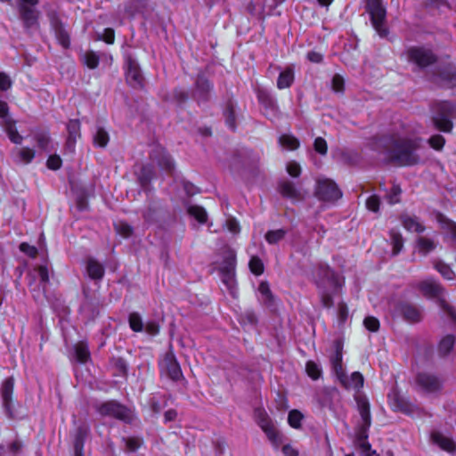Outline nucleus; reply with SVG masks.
<instances>
[{
    "mask_svg": "<svg viewBox=\"0 0 456 456\" xmlns=\"http://www.w3.org/2000/svg\"><path fill=\"white\" fill-rule=\"evenodd\" d=\"M35 156V150L28 147L17 148L12 151L13 161L17 164H29Z\"/></svg>",
    "mask_w": 456,
    "mask_h": 456,
    "instance_id": "b1692460",
    "label": "nucleus"
},
{
    "mask_svg": "<svg viewBox=\"0 0 456 456\" xmlns=\"http://www.w3.org/2000/svg\"><path fill=\"white\" fill-rule=\"evenodd\" d=\"M151 159L165 171L172 172L175 167L172 158L161 147H156L153 150Z\"/></svg>",
    "mask_w": 456,
    "mask_h": 456,
    "instance_id": "a211bd4d",
    "label": "nucleus"
},
{
    "mask_svg": "<svg viewBox=\"0 0 456 456\" xmlns=\"http://www.w3.org/2000/svg\"><path fill=\"white\" fill-rule=\"evenodd\" d=\"M390 240L393 245V255H397L403 247V237L399 232L392 230L390 232Z\"/></svg>",
    "mask_w": 456,
    "mask_h": 456,
    "instance_id": "72a5a7b5",
    "label": "nucleus"
},
{
    "mask_svg": "<svg viewBox=\"0 0 456 456\" xmlns=\"http://www.w3.org/2000/svg\"><path fill=\"white\" fill-rule=\"evenodd\" d=\"M437 219L438 222L442 224L443 227L447 229L451 232V234L456 239V223L451 222L442 215H439Z\"/></svg>",
    "mask_w": 456,
    "mask_h": 456,
    "instance_id": "de8ad7c7",
    "label": "nucleus"
},
{
    "mask_svg": "<svg viewBox=\"0 0 456 456\" xmlns=\"http://www.w3.org/2000/svg\"><path fill=\"white\" fill-rule=\"evenodd\" d=\"M440 307L456 323V310L444 300H440Z\"/></svg>",
    "mask_w": 456,
    "mask_h": 456,
    "instance_id": "4d7b16f0",
    "label": "nucleus"
},
{
    "mask_svg": "<svg viewBox=\"0 0 456 456\" xmlns=\"http://www.w3.org/2000/svg\"><path fill=\"white\" fill-rule=\"evenodd\" d=\"M225 226L232 233H238L240 232L239 223L234 218H228L225 222Z\"/></svg>",
    "mask_w": 456,
    "mask_h": 456,
    "instance_id": "338daca9",
    "label": "nucleus"
},
{
    "mask_svg": "<svg viewBox=\"0 0 456 456\" xmlns=\"http://www.w3.org/2000/svg\"><path fill=\"white\" fill-rule=\"evenodd\" d=\"M336 375L341 384L347 389L358 391L363 387V376L358 371H354L350 376H346L344 371L339 372L336 366Z\"/></svg>",
    "mask_w": 456,
    "mask_h": 456,
    "instance_id": "2eb2a0df",
    "label": "nucleus"
},
{
    "mask_svg": "<svg viewBox=\"0 0 456 456\" xmlns=\"http://www.w3.org/2000/svg\"><path fill=\"white\" fill-rule=\"evenodd\" d=\"M54 30H55V36H56L58 42L64 48H68L70 44L69 33L61 25L56 26Z\"/></svg>",
    "mask_w": 456,
    "mask_h": 456,
    "instance_id": "4c0bfd02",
    "label": "nucleus"
},
{
    "mask_svg": "<svg viewBox=\"0 0 456 456\" xmlns=\"http://www.w3.org/2000/svg\"><path fill=\"white\" fill-rule=\"evenodd\" d=\"M37 271L40 278L41 283L45 286L46 283L49 282V273L47 267L45 265H40L37 269Z\"/></svg>",
    "mask_w": 456,
    "mask_h": 456,
    "instance_id": "69168bd1",
    "label": "nucleus"
},
{
    "mask_svg": "<svg viewBox=\"0 0 456 456\" xmlns=\"http://www.w3.org/2000/svg\"><path fill=\"white\" fill-rule=\"evenodd\" d=\"M400 220L403 228L410 232L421 233L425 231L424 224L415 216L403 214L401 216Z\"/></svg>",
    "mask_w": 456,
    "mask_h": 456,
    "instance_id": "4be33fe9",
    "label": "nucleus"
},
{
    "mask_svg": "<svg viewBox=\"0 0 456 456\" xmlns=\"http://www.w3.org/2000/svg\"><path fill=\"white\" fill-rule=\"evenodd\" d=\"M285 234L284 229H277L267 232L265 238L269 244H276L285 237Z\"/></svg>",
    "mask_w": 456,
    "mask_h": 456,
    "instance_id": "e433bc0d",
    "label": "nucleus"
},
{
    "mask_svg": "<svg viewBox=\"0 0 456 456\" xmlns=\"http://www.w3.org/2000/svg\"><path fill=\"white\" fill-rule=\"evenodd\" d=\"M288 174L292 177H297L301 174V167L296 161H289L286 165Z\"/></svg>",
    "mask_w": 456,
    "mask_h": 456,
    "instance_id": "3c124183",
    "label": "nucleus"
},
{
    "mask_svg": "<svg viewBox=\"0 0 456 456\" xmlns=\"http://www.w3.org/2000/svg\"><path fill=\"white\" fill-rule=\"evenodd\" d=\"M428 142L432 148L439 151L444 147L445 140L442 135L436 134L429 138Z\"/></svg>",
    "mask_w": 456,
    "mask_h": 456,
    "instance_id": "603ef678",
    "label": "nucleus"
},
{
    "mask_svg": "<svg viewBox=\"0 0 456 456\" xmlns=\"http://www.w3.org/2000/svg\"><path fill=\"white\" fill-rule=\"evenodd\" d=\"M279 143L283 149L288 151L297 150L300 145L298 139L290 134H281L279 137Z\"/></svg>",
    "mask_w": 456,
    "mask_h": 456,
    "instance_id": "c756f323",
    "label": "nucleus"
},
{
    "mask_svg": "<svg viewBox=\"0 0 456 456\" xmlns=\"http://www.w3.org/2000/svg\"><path fill=\"white\" fill-rule=\"evenodd\" d=\"M366 11L370 14L372 27L379 36L387 37L388 34L385 24L387 11L382 0H367Z\"/></svg>",
    "mask_w": 456,
    "mask_h": 456,
    "instance_id": "39448f33",
    "label": "nucleus"
},
{
    "mask_svg": "<svg viewBox=\"0 0 456 456\" xmlns=\"http://www.w3.org/2000/svg\"><path fill=\"white\" fill-rule=\"evenodd\" d=\"M417 391L424 394H436L443 388V379L431 372H419L415 378Z\"/></svg>",
    "mask_w": 456,
    "mask_h": 456,
    "instance_id": "423d86ee",
    "label": "nucleus"
},
{
    "mask_svg": "<svg viewBox=\"0 0 456 456\" xmlns=\"http://www.w3.org/2000/svg\"><path fill=\"white\" fill-rule=\"evenodd\" d=\"M160 368L162 372L173 380H179L183 377L180 365L172 352L165 354L160 362Z\"/></svg>",
    "mask_w": 456,
    "mask_h": 456,
    "instance_id": "4468645a",
    "label": "nucleus"
},
{
    "mask_svg": "<svg viewBox=\"0 0 456 456\" xmlns=\"http://www.w3.org/2000/svg\"><path fill=\"white\" fill-rule=\"evenodd\" d=\"M314 281L319 289L322 305L330 308L333 305L332 294L338 292L343 281L328 266L320 265L315 270Z\"/></svg>",
    "mask_w": 456,
    "mask_h": 456,
    "instance_id": "f03ea898",
    "label": "nucleus"
},
{
    "mask_svg": "<svg viewBox=\"0 0 456 456\" xmlns=\"http://www.w3.org/2000/svg\"><path fill=\"white\" fill-rule=\"evenodd\" d=\"M442 79L445 80L449 86H456V68L449 67L441 74Z\"/></svg>",
    "mask_w": 456,
    "mask_h": 456,
    "instance_id": "a19ab883",
    "label": "nucleus"
},
{
    "mask_svg": "<svg viewBox=\"0 0 456 456\" xmlns=\"http://www.w3.org/2000/svg\"><path fill=\"white\" fill-rule=\"evenodd\" d=\"M303 415L300 411L292 410L289 413L288 421L292 428H298L300 427Z\"/></svg>",
    "mask_w": 456,
    "mask_h": 456,
    "instance_id": "a18cd8bd",
    "label": "nucleus"
},
{
    "mask_svg": "<svg viewBox=\"0 0 456 456\" xmlns=\"http://www.w3.org/2000/svg\"><path fill=\"white\" fill-rule=\"evenodd\" d=\"M216 265L223 285L232 297H236L238 295V289L235 278V252L231 248L224 249L222 261L216 262Z\"/></svg>",
    "mask_w": 456,
    "mask_h": 456,
    "instance_id": "7ed1b4c3",
    "label": "nucleus"
},
{
    "mask_svg": "<svg viewBox=\"0 0 456 456\" xmlns=\"http://www.w3.org/2000/svg\"><path fill=\"white\" fill-rule=\"evenodd\" d=\"M255 416L258 426L265 433L273 446L275 449H278L282 442L281 436L276 429L267 413L264 410L257 409L255 411Z\"/></svg>",
    "mask_w": 456,
    "mask_h": 456,
    "instance_id": "0eeeda50",
    "label": "nucleus"
},
{
    "mask_svg": "<svg viewBox=\"0 0 456 456\" xmlns=\"http://www.w3.org/2000/svg\"><path fill=\"white\" fill-rule=\"evenodd\" d=\"M126 77L127 83L130 84L133 87L142 86L143 77L142 72L137 62L132 59H128L127 61Z\"/></svg>",
    "mask_w": 456,
    "mask_h": 456,
    "instance_id": "f3484780",
    "label": "nucleus"
},
{
    "mask_svg": "<svg viewBox=\"0 0 456 456\" xmlns=\"http://www.w3.org/2000/svg\"><path fill=\"white\" fill-rule=\"evenodd\" d=\"M38 0H20V12L21 19L28 28L37 25L38 12L36 9Z\"/></svg>",
    "mask_w": 456,
    "mask_h": 456,
    "instance_id": "ddd939ff",
    "label": "nucleus"
},
{
    "mask_svg": "<svg viewBox=\"0 0 456 456\" xmlns=\"http://www.w3.org/2000/svg\"><path fill=\"white\" fill-rule=\"evenodd\" d=\"M46 165L48 168L57 170L61 166V159L58 155H52L48 158Z\"/></svg>",
    "mask_w": 456,
    "mask_h": 456,
    "instance_id": "13d9d810",
    "label": "nucleus"
},
{
    "mask_svg": "<svg viewBox=\"0 0 456 456\" xmlns=\"http://www.w3.org/2000/svg\"><path fill=\"white\" fill-rule=\"evenodd\" d=\"M145 331L151 336H155L159 331V327L155 322H148L144 326Z\"/></svg>",
    "mask_w": 456,
    "mask_h": 456,
    "instance_id": "774afa93",
    "label": "nucleus"
},
{
    "mask_svg": "<svg viewBox=\"0 0 456 456\" xmlns=\"http://www.w3.org/2000/svg\"><path fill=\"white\" fill-rule=\"evenodd\" d=\"M98 412L102 416L112 417L123 421L131 419V411L125 406L114 401L102 403L98 407Z\"/></svg>",
    "mask_w": 456,
    "mask_h": 456,
    "instance_id": "9d476101",
    "label": "nucleus"
},
{
    "mask_svg": "<svg viewBox=\"0 0 456 456\" xmlns=\"http://www.w3.org/2000/svg\"><path fill=\"white\" fill-rule=\"evenodd\" d=\"M432 443L447 452H453L456 448L454 441L439 431H433L430 435Z\"/></svg>",
    "mask_w": 456,
    "mask_h": 456,
    "instance_id": "6ab92c4d",
    "label": "nucleus"
},
{
    "mask_svg": "<svg viewBox=\"0 0 456 456\" xmlns=\"http://www.w3.org/2000/svg\"><path fill=\"white\" fill-rule=\"evenodd\" d=\"M14 379L12 377L5 379L1 386V397L3 405L5 409H9L12 403V395L13 393Z\"/></svg>",
    "mask_w": 456,
    "mask_h": 456,
    "instance_id": "393cba45",
    "label": "nucleus"
},
{
    "mask_svg": "<svg viewBox=\"0 0 456 456\" xmlns=\"http://www.w3.org/2000/svg\"><path fill=\"white\" fill-rule=\"evenodd\" d=\"M116 232L124 238H128L133 233V228L126 222H118L115 224Z\"/></svg>",
    "mask_w": 456,
    "mask_h": 456,
    "instance_id": "79ce46f5",
    "label": "nucleus"
},
{
    "mask_svg": "<svg viewBox=\"0 0 456 456\" xmlns=\"http://www.w3.org/2000/svg\"><path fill=\"white\" fill-rule=\"evenodd\" d=\"M306 372L310 378L316 380L321 377L322 370L321 367L314 362L309 361L305 366Z\"/></svg>",
    "mask_w": 456,
    "mask_h": 456,
    "instance_id": "ea45409f",
    "label": "nucleus"
},
{
    "mask_svg": "<svg viewBox=\"0 0 456 456\" xmlns=\"http://www.w3.org/2000/svg\"><path fill=\"white\" fill-rule=\"evenodd\" d=\"M88 434V427L86 425L77 428L74 440L76 456H81L85 438Z\"/></svg>",
    "mask_w": 456,
    "mask_h": 456,
    "instance_id": "cd10ccee",
    "label": "nucleus"
},
{
    "mask_svg": "<svg viewBox=\"0 0 456 456\" xmlns=\"http://www.w3.org/2000/svg\"><path fill=\"white\" fill-rule=\"evenodd\" d=\"M84 62L89 69H95L99 64V56L94 52L84 54Z\"/></svg>",
    "mask_w": 456,
    "mask_h": 456,
    "instance_id": "c03bdc74",
    "label": "nucleus"
},
{
    "mask_svg": "<svg viewBox=\"0 0 456 456\" xmlns=\"http://www.w3.org/2000/svg\"><path fill=\"white\" fill-rule=\"evenodd\" d=\"M279 189L282 196L293 200H301L304 199V192L301 190L296 188L295 184L290 181H281L280 183Z\"/></svg>",
    "mask_w": 456,
    "mask_h": 456,
    "instance_id": "412c9836",
    "label": "nucleus"
},
{
    "mask_svg": "<svg viewBox=\"0 0 456 456\" xmlns=\"http://www.w3.org/2000/svg\"><path fill=\"white\" fill-rule=\"evenodd\" d=\"M258 291L261 296L264 297L265 301H270L272 298V293L267 282H261L258 287Z\"/></svg>",
    "mask_w": 456,
    "mask_h": 456,
    "instance_id": "6e6d98bb",
    "label": "nucleus"
},
{
    "mask_svg": "<svg viewBox=\"0 0 456 456\" xmlns=\"http://www.w3.org/2000/svg\"><path fill=\"white\" fill-rule=\"evenodd\" d=\"M398 311L403 319L409 322H418L422 318L421 311L417 306L408 303L400 305Z\"/></svg>",
    "mask_w": 456,
    "mask_h": 456,
    "instance_id": "aec40b11",
    "label": "nucleus"
},
{
    "mask_svg": "<svg viewBox=\"0 0 456 456\" xmlns=\"http://www.w3.org/2000/svg\"><path fill=\"white\" fill-rule=\"evenodd\" d=\"M456 110L454 104L449 102H441L438 106V113L433 118L436 127L443 132L448 133L452 129V122L450 118Z\"/></svg>",
    "mask_w": 456,
    "mask_h": 456,
    "instance_id": "6e6552de",
    "label": "nucleus"
},
{
    "mask_svg": "<svg viewBox=\"0 0 456 456\" xmlns=\"http://www.w3.org/2000/svg\"><path fill=\"white\" fill-rule=\"evenodd\" d=\"M434 267L446 280L452 281L456 277L452 267L442 260H436L434 262Z\"/></svg>",
    "mask_w": 456,
    "mask_h": 456,
    "instance_id": "7c9ffc66",
    "label": "nucleus"
},
{
    "mask_svg": "<svg viewBox=\"0 0 456 456\" xmlns=\"http://www.w3.org/2000/svg\"><path fill=\"white\" fill-rule=\"evenodd\" d=\"M363 324L368 330L372 332L378 331L379 329V321L372 316L366 317Z\"/></svg>",
    "mask_w": 456,
    "mask_h": 456,
    "instance_id": "8fccbe9b",
    "label": "nucleus"
},
{
    "mask_svg": "<svg viewBox=\"0 0 456 456\" xmlns=\"http://www.w3.org/2000/svg\"><path fill=\"white\" fill-rule=\"evenodd\" d=\"M294 81V70L291 67L286 68L281 71L277 79V87L279 89L289 88Z\"/></svg>",
    "mask_w": 456,
    "mask_h": 456,
    "instance_id": "c85d7f7f",
    "label": "nucleus"
},
{
    "mask_svg": "<svg viewBox=\"0 0 456 456\" xmlns=\"http://www.w3.org/2000/svg\"><path fill=\"white\" fill-rule=\"evenodd\" d=\"M416 243L418 251L423 256L428 255L436 248L435 241L427 237H419Z\"/></svg>",
    "mask_w": 456,
    "mask_h": 456,
    "instance_id": "2f4dec72",
    "label": "nucleus"
},
{
    "mask_svg": "<svg viewBox=\"0 0 456 456\" xmlns=\"http://www.w3.org/2000/svg\"><path fill=\"white\" fill-rule=\"evenodd\" d=\"M8 136L10 140L16 144H20L22 142V136L18 133L16 129H14L12 126H10L7 129Z\"/></svg>",
    "mask_w": 456,
    "mask_h": 456,
    "instance_id": "0e129e2a",
    "label": "nucleus"
},
{
    "mask_svg": "<svg viewBox=\"0 0 456 456\" xmlns=\"http://www.w3.org/2000/svg\"><path fill=\"white\" fill-rule=\"evenodd\" d=\"M20 249L21 252L25 253L28 256L35 258L37 255V249L34 246H30L29 244L23 242L20 245Z\"/></svg>",
    "mask_w": 456,
    "mask_h": 456,
    "instance_id": "bf43d9fd",
    "label": "nucleus"
},
{
    "mask_svg": "<svg viewBox=\"0 0 456 456\" xmlns=\"http://www.w3.org/2000/svg\"><path fill=\"white\" fill-rule=\"evenodd\" d=\"M389 404L395 411H400L409 416H414L419 413V408L410 402L407 398L394 392L388 395Z\"/></svg>",
    "mask_w": 456,
    "mask_h": 456,
    "instance_id": "9b49d317",
    "label": "nucleus"
},
{
    "mask_svg": "<svg viewBox=\"0 0 456 456\" xmlns=\"http://www.w3.org/2000/svg\"><path fill=\"white\" fill-rule=\"evenodd\" d=\"M86 271L91 279L101 280L104 275L103 265L94 258L87 260Z\"/></svg>",
    "mask_w": 456,
    "mask_h": 456,
    "instance_id": "a878e982",
    "label": "nucleus"
},
{
    "mask_svg": "<svg viewBox=\"0 0 456 456\" xmlns=\"http://www.w3.org/2000/svg\"><path fill=\"white\" fill-rule=\"evenodd\" d=\"M196 85L198 92L202 95L208 93L212 87L209 82L203 77H199Z\"/></svg>",
    "mask_w": 456,
    "mask_h": 456,
    "instance_id": "5fc2aeb1",
    "label": "nucleus"
},
{
    "mask_svg": "<svg viewBox=\"0 0 456 456\" xmlns=\"http://www.w3.org/2000/svg\"><path fill=\"white\" fill-rule=\"evenodd\" d=\"M248 265L250 271L256 275H260L264 272V264L262 260L257 256H252Z\"/></svg>",
    "mask_w": 456,
    "mask_h": 456,
    "instance_id": "37998d69",
    "label": "nucleus"
},
{
    "mask_svg": "<svg viewBox=\"0 0 456 456\" xmlns=\"http://www.w3.org/2000/svg\"><path fill=\"white\" fill-rule=\"evenodd\" d=\"M332 89L337 93L343 92L344 90V79L340 75H335L332 78Z\"/></svg>",
    "mask_w": 456,
    "mask_h": 456,
    "instance_id": "052dcab7",
    "label": "nucleus"
},
{
    "mask_svg": "<svg viewBox=\"0 0 456 456\" xmlns=\"http://www.w3.org/2000/svg\"><path fill=\"white\" fill-rule=\"evenodd\" d=\"M108 133L102 127H98L94 135V143L99 147H105L109 142Z\"/></svg>",
    "mask_w": 456,
    "mask_h": 456,
    "instance_id": "c9c22d12",
    "label": "nucleus"
},
{
    "mask_svg": "<svg viewBox=\"0 0 456 456\" xmlns=\"http://www.w3.org/2000/svg\"><path fill=\"white\" fill-rule=\"evenodd\" d=\"M415 287L427 297H438L444 289L441 284L434 279L428 278L418 282Z\"/></svg>",
    "mask_w": 456,
    "mask_h": 456,
    "instance_id": "dca6fc26",
    "label": "nucleus"
},
{
    "mask_svg": "<svg viewBox=\"0 0 456 456\" xmlns=\"http://www.w3.org/2000/svg\"><path fill=\"white\" fill-rule=\"evenodd\" d=\"M130 328L135 331L140 332L143 330V323L139 314L132 313L128 318Z\"/></svg>",
    "mask_w": 456,
    "mask_h": 456,
    "instance_id": "58836bf2",
    "label": "nucleus"
},
{
    "mask_svg": "<svg viewBox=\"0 0 456 456\" xmlns=\"http://www.w3.org/2000/svg\"><path fill=\"white\" fill-rule=\"evenodd\" d=\"M315 194L319 200L328 202L338 200L342 196V192L337 184L326 178L317 181Z\"/></svg>",
    "mask_w": 456,
    "mask_h": 456,
    "instance_id": "1a4fd4ad",
    "label": "nucleus"
},
{
    "mask_svg": "<svg viewBox=\"0 0 456 456\" xmlns=\"http://www.w3.org/2000/svg\"><path fill=\"white\" fill-rule=\"evenodd\" d=\"M188 213L200 224H204L207 221V212L200 206H189Z\"/></svg>",
    "mask_w": 456,
    "mask_h": 456,
    "instance_id": "f704fd0d",
    "label": "nucleus"
},
{
    "mask_svg": "<svg viewBox=\"0 0 456 456\" xmlns=\"http://www.w3.org/2000/svg\"><path fill=\"white\" fill-rule=\"evenodd\" d=\"M314 150L321 155H326L328 146L326 141L322 137H317L314 143Z\"/></svg>",
    "mask_w": 456,
    "mask_h": 456,
    "instance_id": "864d4df0",
    "label": "nucleus"
},
{
    "mask_svg": "<svg viewBox=\"0 0 456 456\" xmlns=\"http://www.w3.org/2000/svg\"><path fill=\"white\" fill-rule=\"evenodd\" d=\"M379 199L377 196H370L366 200L367 208L370 211L377 212L379 208Z\"/></svg>",
    "mask_w": 456,
    "mask_h": 456,
    "instance_id": "680f3d73",
    "label": "nucleus"
},
{
    "mask_svg": "<svg viewBox=\"0 0 456 456\" xmlns=\"http://www.w3.org/2000/svg\"><path fill=\"white\" fill-rule=\"evenodd\" d=\"M381 142L387 158L397 165L412 166L419 162V139L396 136L385 138Z\"/></svg>",
    "mask_w": 456,
    "mask_h": 456,
    "instance_id": "f257e3e1",
    "label": "nucleus"
},
{
    "mask_svg": "<svg viewBox=\"0 0 456 456\" xmlns=\"http://www.w3.org/2000/svg\"><path fill=\"white\" fill-rule=\"evenodd\" d=\"M401 189L397 185H394L390 191L387 193V198L389 204L394 205L399 202L400 200Z\"/></svg>",
    "mask_w": 456,
    "mask_h": 456,
    "instance_id": "09e8293b",
    "label": "nucleus"
},
{
    "mask_svg": "<svg viewBox=\"0 0 456 456\" xmlns=\"http://www.w3.org/2000/svg\"><path fill=\"white\" fill-rule=\"evenodd\" d=\"M409 61L413 62L419 68H425L436 61L433 53L422 47H411L406 52Z\"/></svg>",
    "mask_w": 456,
    "mask_h": 456,
    "instance_id": "f8f14e48",
    "label": "nucleus"
},
{
    "mask_svg": "<svg viewBox=\"0 0 456 456\" xmlns=\"http://www.w3.org/2000/svg\"><path fill=\"white\" fill-rule=\"evenodd\" d=\"M455 344V338L452 335L444 336L438 344V352L441 355H447Z\"/></svg>",
    "mask_w": 456,
    "mask_h": 456,
    "instance_id": "473e14b6",
    "label": "nucleus"
},
{
    "mask_svg": "<svg viewBox=\"0 0 456 456\" xmlns=\"http://www.w3.org/2000/svg\"><path fill=\"white\" fill-rule=\"evenodd\" d=\"M68 130V139H67V148L73 151L75 148L76 142L78 138H80V122L78 119H71L67 125Z\"/></svg>",
    "mask_w": 456,
    "mask_h": 456,
    "instance_id": "5701e85b",
    "label": "nucleus"
},
{
    "mask_svg": "<svg viewBox=\"0 0 456 456\" xmlns=\"http://www.w3.org/2000/svg\"><path fill=\"white\" fill-rule=\"evenodd\" d=\"M355 400L361 417V422L358 424L356 436L359 442V446L362 449L363 452H367L370 449V444L367 442L368 430L371 424L370 403L367 398L362 396H356Z\"/></svg>",
    "mask_w": 456,
    "mask_h": 456,
    "instance_id": "20e7f679",
    "label": "nucleus"
},
{
    "mask_svg": "<svg viewBox=\"0 0 456 456\" xmlns=\"http://www.w3.org/2000/svg\"><path fill=\"white\" fill-rule=\"evenodd\" d=\"M12 85V82L10 77L4 72H0V90L6 91L11 88Z\"/></svg>",
    "mask_w": 456,
    "mask_h": 456,
    "instance_id": "e2e57ef3",
    "label": "nucleus"
},
{
    "mask_svg": "<svg viewBox=\"0 0 456 456\" xmlns=\"http://www.w3.org/2000/svg\"><path fill=\"white\" fill-rule=\"evenodd\" d=\"M74 358L80 363H85L90 359V352L86 342L80 341L74 345Z\"/></svg>",
    "mask_w": 456,
    "mask_h": 456,
    "instance_id": "bb28decb",
    "label": "nucleus"
},
{
    "mask_svg": "<svg viewBox=\"0 0 456 456\" xmlns=\"http://www.w3.org/2000/svg\"><path fill=\"white\" fill-rule=\"evenodd\" d=\"M224 117L226 125L230 129H235V114L232 104H229L224 110Z\"/></svg>",
    "mask_w": 456,
    "mask_h": 456,
    "instance_id": "49530a36",
    "label": "nucleus"
}]
</instances>
